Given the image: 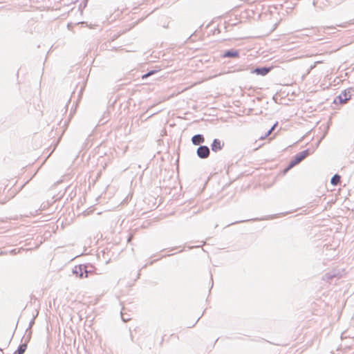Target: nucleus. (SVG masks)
I'll return each mask as SVG.
<instances>
[{
  "label": "nucleus",
  "instance_id": "f257e3e1",
  "mask_svg": "<svg viewBox=\"0 0 354 354\" xmlns=\"http://www.w3.org/2000/svg\"><path fill=\"white\" fill-rule=\"evenodd\" d=\"M313 153L310 149H306L295 154L290 160L288 165L283 169V174L287 173L292 168L299 165L302 160Z\"/></svg>",
  "mask_w": 354,
  "mask_h": 354
},
{
  "label": "nucleus",
  "instance_id": "f03ea898",
  "mask_svg": "<svg viewBox=\"0 0 354 354\" xmlns=\"http://www.w3.org/2000/svg\"><path fill=\"white\" fill-rule=\"evenodd\" d=\"M86 268V265L84 264L76 266L73 269V273L80 279L86 278L88 276V273L91 272L88 271Z\"/></svg>",
  "mask_w": 354,
  "mask_h": 354
},
{
  "label": "nucleus",
  "instance_id": "7ed1b4c3",
  "mask_svg": "<svg viewBox=\"0 0 354 354\" xmlns=\"http://www.w3.org/2000/svg\"><path fill=\"white\" fill-rule=\"evenodd\" d=\"M196 155L201 159H206L210 155V149L206 145H200L196 149Z\"/></svg>",
  "mask_w": 354,
  "mask_h": 354
},
{
  "label": "nucleus",
  "instance_id": "20e7f679",
  "mask_svg": "<svg viewBox=\"0 0 354 354\" xmlns=\"http://www.w3.org/2000/svg\"><path fill=\"white\" fill-rule=\"evenodd\" d=\"M272 70V67L269 66H257L251 69V73H255L258 75L265 76Z\"/></svg>",
  "mask_w": 354,
  "mask_h": 354
},
{
  "label": "nucleus",
  "instance_id": "39448f33",
  "mask_svg": "<svg viewBox=\"0 0 354 354\" xmlns=\"http://www.w3.org/2000/svg\"><path fill=\"white\" fill-rule=\"evenodd\" d=\"M240 55V53L239 50H235L234 48L228 49L225 50L221 57L222 58H239Z\"/></svg>",
  "mask_w": 354,
  "mask_h": 354
},
{
  "label": "nucleus",
  "instance_id": "423d86ee",
  "mask_svg": "<svg viewBox=\"0 0 354 354\" xmlns=\"http://www.w3.org/2000/svg\"><path fill=\"white\" fill-rule=\"evenodd\" d=\"M224 145L225 144L223 141H221L218 138H215L213 140L211 144V149L212 151L216 153L223 149Z\"/></svg>",
  "mask_w": 354,
  "mask_h": 354
},
{
  "label": "nucleus",
  "instance_id": "0eeeda50",
  "mask_svg": "<svg viewBox=\"0 0 354 354\" xmlns=\"http://www.w3.org/2000/svg\"><path fill=\"white\" fill-rule=\"evenodd\" d=\"M353 93H354V88L352 87H350V88H348L342 91L339 93V95L342 96V98L344 99V100L347 102L348 100H349L352 98Z\"/></svg>",
  "mask_w": 354,
  "mask_h": 354
},
{
  "label": "nucleus",
  "instance_id": "6e6552de",
  "mask_svg": "<svg viewBox=\"0 0 354 354\" xmlns=\"http://www.w3.org/2000/svg\"><path fill=\"white\" fill-rule=\"evenodd\" d=\"M191 140L192 144L196 146L202 145L205 141L204 136L200 133L193 136Z\"/></svg>",
  "mask_w": 354,
  "mask_h": 354
},
{
  "label": "nucleus",
  "instance_id": "1a4fd4ad",
  "mask_svg": "<svg viewBox=\"0 0 354 354\" xmlns=\"http://www.w3.org/2000/svg\"><path fill=\"white\" fill-rule=\"evenodd\" d=\"M28 342L25 341L20 344L13 354H24L27 348Z\"/></svg>",
  "mask_w": 354,
  "mask_h": 354
},
{
  "label": "nucleus",
  "instance_id": "9d476101",
  "mask_svg": "<svg viewBox=\"0 0 354 354\" xmlns=\"http://www.w3.org/2000/svg\"><path fill=\"white\" fill-rule=\"evenodd\" d=\"M237 25L236 23H230V22H226V21H224L223 23V28H225V32H230V31H232L233 30V28H234V26H236Z\"/></svg>",
  "mask_w": 354,
  "mask_h": 354
},
{
  "label": "nucleus",
  "instance_id": "9b49d317",
  "mask_svg": "<svg viewBox=\"0 0 354 354\" xmlns=\"http://www.w3.org/2000/svg\"><path fill=\"white\" fill-rule=\"evenodd\" d=\"M32 333V329L27 328L26 330V334L23 336L22 339H21V342L25 341L26 342L28 343L31 339Z\"/></svg>",
  "mask_w": 354,
  "mask_h": 354
},
{
  "label": "nucleus",
  "instance_id": "f8f14e48",
  "mask_svg": "<svg viewBox=\"0 0 354 354\" xmlns=\"http://www.w3.org/2000/svg\"><path fill=\"white\" fill-rule=\"evenodd\" d=\"M341 176L338 174H335L330 179V183L333 186H337L340 183Z\"/></svg>",
  "mask_w": 354,
  "mask_h": 354
},
{
  "label": "nucleus",
  "instance_id": "ddd939ff",
  "mask_svg": "<svg viewBox=\"0 0 354 354\" xmlns=\"http://www.w3.org/2000/svg\"><path fill=\"white\" fill-rule=\"evenodd\" d=\"M156 68H157V69L150 70L145 74L142 75V78L146 79L147 77L151 76V75H154L155 73H156L157 72L160 71V67L156 66Z\"/></svg>",
  "mask_w": 354,
  "mask_h": 354
},
{
  "label": "nucleus",
  "instance_id": "4468645a",
  "mask_svg": "<svg viewBox=\"0 0 354 354\" xmlns=\"http://www.w3.org/2000/svg\"><path fill=\"white\" fill-rule=\"evenodd\" d=\"M346 102L345 100H344V99L342 98V96H340L339 94L333 100V104H342Z\"/></svg>",
  "mask_w": 354,
  "mask_h": 354
},
{
  "label": "nucleus",
  "instance_id": "2eb2a0df",
  "mask_svg": "<svg viewBox=\"0 0 354 354\" xmlns=\"http://www.w3.org/2000/svg\"><path fill=\"white\" fill-rule=\"evenodd\" d=\"M223 24H219L216 28L213 30V35H217L222 32Z\"/></svg>",
  "mask_w": 354,
  "mask_h": 354
},
{
  "label": "nucleus",
  "instance_id": "dca6fc26",
  "mask_svg": "<svg viewBox=\"0 0 354 354\" xmlns=\"http://www.w3.org/2000/svg\"><path fill=\"white\" fill-rule=\"evenodd\" d=\"M278 125V122H277L266 133V136H269L271 132L275 129V127Z\"/></svg>",
  "mask_w": 354,
  "mask_h": 354
},
{
  "label": "nucleus",
  "instance_id": "f3484780",
  "mask_svg": "<svg viewBox=\"0 0 354 354\" xmlns=\"http://www.w3.org/2000/svg\"><path fill=\"white\" fill-rule=\"evenodd\" d=\"M121 317H122V319L123 320V322H126L130 319L129 317L124 315V313L122 311H121Z\"/></svg>",
  "mask_w": 354,
  "mask_h": 354
},
{
  "label": "nucleus",
  "instance_id": "a211bd4d",
  "mask_svg": "<svg viewBox=\"0 0 354 354\" xmlns=\"http://www.w3.org/2000/svg\"><path fill=\"white\" fill-rule=\"evenodd\" d=\"M335 277V274H332L329 272L326 273L325 275H324V277L325 279H332L333 277Z\"/></svg>",
  "mask_w": 354,
  "mask_h": 354
},
{
  "label": "nucleus",
  "instance_id": "6ab92c4d",
  "mask_svg": "<svg viewBox=\"0 0 354 354\" xmlns=\"http://www.w3.org/2000/svg\"><path fill=\"white\" fill-rule=\"evenodd\" d=\"M251 221V220L250 219H248V220H243V221H237L233 222V223H232L230 224H228L227 226H230L231 225H234V224H236V223L247 222V221Z\"/></svg>",
  "mask_w": 354,
  "mask_h": 354
},
{
  "label": "nucleus",
  "instance_id": "aec40b11",
  "mask_svg": "<svg viewBox=\"0 0 354 354\" xmlns=\"http://www.w3.org/2000/svg\"><path fill=\"white\" fill-rule=\"evenodd\" d=\"M305 30L306 31V32L304 33V35L308 37L312 34L313 32H314V28H313L311 30L306 29Z\"/></svg>",
  "mask_w": 354,
  "mask_h": 354
},
{
  "label": "nucleus",
  "instance_id": "412c9836",
  "mask_svg": "<svg viewBox=\"0 0 354 354\" xmlns=\"http://www.w3.org/2000/svg\"><path fill=\"white\" fill-rule=\"evenodd\" d=\"M88 0H84L82 3L80 5V9L84 8L86 6L87 2Z\"/></svg>",
  "mask_w": 354,
  "mask_h": 354
},
{
  "label": "nucleus",
  "instance_id": "4be33fe9",
  "mask_svg": "<svg viewBox=\"0 0 354 354\" xmlns=\"http://www.w3.org/2000/svg\"><path fill=\"white\" fill-rule=\"evenodd\" d=\"M349 180H350V182L354 183V169H353V171H352V173H351V174L350 176Z\"/></svg>",
  "mask_w": 354,
  "mask_h": 354
},
{
  "label": "nucleus",
  "instance_id": "5701e85b",
  "mask_svg": "<svg viewBox=\"0 0 354 354\" xmlns=\"http://www.w3.org/2000/svg\"><path fill=\"white\" fill-rule=\"evenodd\" d=\"M35 324V318L33 317L30 323H29V327L28 328H31V327Z\"/></svg>",
  "mask_w": 354,
  "mask_h": 354
},
{
  "label": "nucleus",
  "instance_id": "b1692460",
  "mask_svg": "<svg viewBox=\"0 0 354 354\" xmlns=\"http://www.w3.org/2000/svg\"><path fill=\"white\" fill-rule=\"evenodd\" d=\"M324 30H326V29H335V27L334 26H324L322 28Z\"/></svg>",
  "mask_w": 354,
  "mask_h": 354
},
{
  "label": "nucleus",
  "instance_id": "393cba45",
  "mask_svg": "<svg viewBox=\"0 0 354 354\" xmlns=\"http://www.w3.org/2000/svg\"><path fill=\"white\" fill-rule=\"evenodd\" d=\"M267 136H266V134L263 136H261L260 139L261 140H264L265 138H266Z\"/></svg>",
  "mask_w": 354,
  "mask_h": 354
},
{
  "label": "nucleus",
  "instance_id": "a878e982",
  "mask_svg": "<svg viewBox=\"0 0 354 354\" xmlns=\"http://www.w3.org/2000/svg\"><path fill=\"white\" fill-rule=\"evenodd\" d=\"M243 70H245V69H244V68H239L236 69V71H243Z\"/></svg>",
  "mask_w": 354,
  "mask_h": 354
},
{
  "label": "nucleus",
  "instance_id": "bb28decb",
  "mask_svg": "<svg viewBox=\"0 0 354 354\" xmlns=\"http://www.w3.org/2000/svg\"><path fill=\"white\" fill-rule=\"evenodd\" d=\"M11 253H12V254H16V252H15V250H11Z\"/></svg>",
  "mask_w": 354,
  "mask_h": 354
},
{
  "label": "nucleus",
  "instance_id": "cd10ccee",
  "mask_svg": "<svg viewBox=\"0 0 354 354\" xmlns=\"http://www.w3.org/2000/svg\"><path fill=\"white\" fill-rule=\"evenodd\" d=\"M320 62H315V65H316L317 64H319V63H320Z\"/></svg>",
  "mask_w": 354,
  "mask_h": 354
},
{
  "label": "nucleus",
  "instance_id": "c85d7f7f",
  "mask_svg": "<svg viewBox=\"0 0 354 354\" xmlns=\"http://www.w3.org/2000/svg\"><path fill=\"white\" fill-rule=\"evenodd\" d=\"M339 26H341V27H346V26H344V25H339Z\"/></svg>",
  "mask_w": 354,
  "mask_h": 354
}]
</instances>
